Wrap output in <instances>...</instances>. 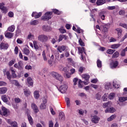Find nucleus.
Returning <instances> with one entry per match:
<instances>
[{"label": "nucleus", "mask_w": 127, "mask_h": 127, "mask_svg": "<svg viewBox=\"0 0 127 127\" xmlns=\"http://www.w3.org/2000/svg\"><path fill=\"white\" fill-rule=\"evenodd\" d=\"M51 75L53 77V78L59 81L61 84H62V82H63L64 78H63V76H62L61 74H59L58 72L53 71L51 73Z\"/></svg>", "instance_id": "f257e3e1"}, {"label": "nucleus", "mask_w": 127, "mask_h": 127, "mask_svg": "<svg viewBox=\"0 0 127 127\" xmlns=\"http://www.w3.org/2000/svg\"><path fill=\"white\" fill-rule=\"evenodd\" d=\"M53 14V12L48 11L46 12L44 16H42L41 17L42 20H44V21H48L49 19H51V16Z\"/></svg>", "instance_id": "f03ea898"}, {"label": "nucleus", "mask_w": 127, "mask_h": 127, "mask_svg": "<svg viewBox=\"0 0 127 127\" xmlns=\"http://www.w3.org/2000/svg\"><path fill=\"white\" fill-rule=\"evenodd\" d=\"M48 36L44 34L39 35L38 37V40L40 42H47L48 41Z\"/></svg>", "instance_id": "7ed1b4c3"}, {"label": "nucleus", "mask_w": 127, "mask_h": 127, "mask_svg": "<svg viewBox=\"0 0 127 127\" xmlns=\"http://www.w3.org/2000/svg\"><path fill=\"white\" fill-rule=\"evenodd\" d=\"M67 89H68V86H67V85L64 84L63 85H61L60 87V88L59 89V91H60L61 93H62V94H64V93H66Z\"/></svg>", "instance_id": "20e7f679"}, {"label": "nucleus", "mask_w": 127, "mask_h": 127, "mask_svg": "<svg viewBox=\"0 0 127 127\" xmlns=\"http://www.w3.org/2000/svg\"><path fill=\"white\" fill-rule=\"evenodd\" d=\"M4 3L2 2L0 3V9L2 11V13H7L8 11V9L6 6H4Z\"/></svg>", "instance_id": "39448f33"}, {"label": "nucleus", "mask_w": 127, "mask_h": 127, "mask_svg": "<svg viewBox=\"0 0 127 127\" xmlns=\"http://www.w3.org/2000/svg\"><path fill=\"white\" fill-rule=\"evenodd\" d=\"M3 73L4 76H5V75H6L7 79H8V80H9V81L11 80V75H10V72L9 71H6V69H3Z\"/></svg>", "instance_id": "423d86ee"}, {"label": "nucleus", "mask_w": 127, "mask_h": 127, "mask_svg": "<svg viewBox=\"0 0 127 127\" xmlns=\"http://www.w3.org/2000/svg\"><path fill=\"white\" fill-rule=\"evenodd\" d=\"M48 100L45 98L43 101V103L40 105V110H45L46 109V104H47Z\"/></svg>", "instance_id": "0eeeda50"}, {"label": "nucleus", "mask_w": 127, "mask_h": 127, "mask_svg": "<svg viewBox=\"0 0 127 127\" xmlns=\"http://www.w3.org/2000/svg\"><path fill=\"white\" fill-rule=\"evenodd\" d=\"M1 111H0V115L1 116H7V109L4 107V106H2Z\"/></svg>", "instance_id": "6e6552de"}, {"label": "nucleus", "mask_w": 127, "mask_h": 127, "mask_svg": "<svg viewBox=\"0 0 127 127\" xmlns=\"http://www.w3.org/2000/svg\"><path fill=\"white\" fill-rule=\"evenodd\" d=\"M8 49V44L7 43H3L2 42L0 44V49L2 50L4 49V50H7Z\"/></svg>", "instance_id": "1a4fd4ad"}, {"label": "nucleus", "mask_w": 127, "mask_h": 127, "mask_svg": "<svg viewBox=\"0 0 127 127\" xmlns=\"http://www.w3.org/2000/svg\"><path fill=\"white\" fill-rule=\"evenodd\" d=\"M7 123L12 127H18L17 123L15 121H11V120L8 119L7 120Z\"/></svg>", "instance_id": "9d476101"}, {"label": "nucleus", "mask_w": 127, "mask_h": 127, "mask_svg": "<svg viewBox=\"0 0 127 127\" xmlns=\"http://www.w3.org/2000/svg\"><path fill=\"white\" fill-rule=\"evenodd\" d=\"M119 65V62L118 61H116L115 62L113 61L110 63V67L111 69H115V68H117Z\"/></svg>", "instance_id": "9b49d317"}, {"label": "nucleus", "mask_w": 127, "mask_h": 127, "mask_svg": "<svg viewBox=\"0 0 127 127\" xmlns=\"http://www.w3.org/2000/svg\"><path fill=\"white\" fill-rule=\"evenodd\" d=\"M31 108L32 110H33L35 114H37V113L39 112V109H38V107H37V105L35 104V103L31 104Z\"/></svg>", "instance_id": "f8f14e48"}, {"label": "nucleus", "mask_w": 127, "mask_h": 127, "mask_svg": "<svg viewBox=\"0 0 127 127\" xmlns=\"http://www.w3.org/2000/svg\"><path fill=\"white\" fill-rule=\"evenodd\" d=\"M42 15V12L37 13V12H33L32 13V17L35 18H39Z\"/></svg>", "instance_id": "ddd939ff"}, {"label": "nucleus", "mask_w": 127, "mask_h": 127, "mask_svg": "<svg viewBox=\"0 0 127 127\" xmlns=\"http://www.w3.org/2000/svg\"><path fill=\"white\" fill-rule=\"evenodd\" d=\"M57 50L60 53H62L63 51H65V50H66V46H59L57 48Z\"/></svg>", "instance_id": "4468645a"}, {"label": "nucleus", "mask_w": 127, "mask_h": 127, "mask_svg": "<svg viewBox=\"0 0 127 127\" xmlns=\"http://www.w3.org/2000/svg\"><path fill=\"white\" fill-rule=\"evenodd\" d=\"M99 121H100V118H99L97 116H94L91 119L92 123L94 124H98L99 123Z\"/></svg>", "instance_id": "2eb2a0df"}, {"label": "nucleus", "mask_w": 127, "mask_h": 127, "mask_svg": "<svg viewBox=\"0 0 127 127\" xmlns=\"http://www.w3.org/2000/svg\"><path fill=\"white\" fill-rule=\"evenodd\" d=\"M27 118L29 121V123L30 125H31V126H33V119H32V117H31L30 114H29V113H27Z\"/></svg>", "instance_id": "dca6fc26"}, {"label": "nucleus", "mask_w": 127, "mask_h": 127, "mask_svg": "<svg viewBox=\"0 0 127 127\" xmlns=\"http://www.w3.org/2000/svg\"><path fill=\"white\" fill-rule=\"evenodd\" d=\"M115 112H116V109H115V108L113 107H110L109 108H107V109L105 110V112L106 113H115Z\"/></svg>", "instance_id": "f3484780"}, {"label": "nucleus", "mask_w": 127, "mask_h": 127, "mask_svg": "<svg viewBox=\"0 0 127 127\" xmlns=\"http://www.w3.org/2000/svg\"><path fill=\"white\" fill-rule=\"evenodd\" d=\"M64 39V40H67V36L65 35H60L59 36V38L58 39V42H60L61 41H62L63 39Z\"/></svg>", "instance_id": "a211bd4d"}, {"label": "nucleus", "mask_w": 127, "mask_h": 127, "mask_svg": "<svg viewBox=\"0 0 127 127\" xmlns=\"http://www.w3.org/2000/svg\"><path fill=\"white\" fill-rule=\"evenodd\" d=\"M7 92V88L5 87H0V94L3 95V94H5Z\"/></svg>", "instance_id": "6ab92c4d"}, {"label": "nucleus", "mask_w": 127, "mask_h": 127, "mask_svg": "<svg viewBox=\"0 0 127 127\" xmlns=\"http://www.w3.org/2000/svg\"><path fill=\"white\" fill-rule=\"evenodd\" d=\"M10 70L11 72L12 79H15V78L16 77V74H15V70H14V69L13 68V67H11L10 68Z\"/></svg>", "instance_id": "aec40b11"}, {"label": "nucleus", "mask_w": 127, "mask_h": 127, "mask_svg": "<svg viewBox=\"0 0 127 127\" xmlns=\"http://www.w3.org/2000/svg\"><path fill=\"white\" fill-rule=\"evenodd\" d=\"M5 37H6V38L10 39L12 38L13 37V33L11 32H7L4 33Z\"/></svg>", "instance_id": "412c9836"}, {"label": "nucleus", "mask_w": 127, "mask_h": 127, "mask_svg": "<svg viewBox=\"0 0 127 127\" xmlns=\"http://www.w3.org/2000/svg\"><path fill=\"white\" fill-rule=\"evenodd\" d=\"M99 16L101 17L102 20H105L106 19V16L105 15V11H102L99 13Z\"/></svg>", "instance_id": "4be33fe9"}, {"label": "nucleus", "mask_w": 127, "mask_h": 127, "mask_svg": "<svg viewBox=\"0 0 127 127\" xmlns=\"http://www.w3.org/2000/svg\"><path fill=\"white\" fill-rule=\"evenodd\" d=\"M27 81L29 86H32V87H33V80L31 77H28L27 79Z\"/></svg>", "instance_id": "5701e85b"}, {"label": "nucleus", "mask_w": 127, "mask_h": 127, "mask_svg": "<svg viewBox=\"0 0 127 127\" xmlns=\"http://www.w3.org/2000/svg\"><path fill=\"white\" fill-rule=\"evenodd\" d=\"M1 99L4 103H7L8 102V99H7V96L6 95H2L1 96Z\"/></svg>", "instance_id": "b1692460"}, {"label": "nucleus", "mask_w": 127, "mask_h": 127, "mask_svg": "<svg viewBox=\"0 0 127 127\" xmlns=\"http://www.w3.org/2000/svg\"><path fill=\"white\" fill-rule=\"evenodd\" d=\"M78 50L79 53H80V54H83V52L85 54H86V51H85V48L84 47H79L78 48Z\"/></svg>", "instance_id": "393cba45"}, {"label": "nucleus", "mask_w": 127, "mask_h": 127, "mask_svg": "<svg viewBox=\"0 0 127 127\" xmlns=\"http://www.w3.org/2000/svg\"><path fill=\"white\" fill-rule=\"evenodd\" d=\"M30 94H31V92L29 89H24V94L26 97H28L30 96Z\"/></svg>", "instance_id": "a878e982"}, {"label": "nucleus", "mask_w": 127, "mask_h": 127, "mask_svg": "<svg viewBox=\"0 0 127 127\" xmlns=\"http://www.w3.org/2000/svg\"><path fill=\"white\" fill-rule=\"evenodd\" d=\"M52 12L54 13L55 14H57L58 15H60L62 14V12L59 11V10L57 9H53Z\"/></svg>", "instance_id": "bb28decb"}, {"label": "nucleus", "mask_w": 127, "mask_h": 127, "mask_svg": "<svg viewBox=\"0 0 127 127\" xmlns=\"http://www.w3.org/2000/svg\"><path fill=\"white\" fill-rule=\"evenodd\" d=\"M105 3H106V0H97L96 1L97 5H102Z\"/></svg>", "instance_id": "cd10ccee"}, {"label": "nucleus", "mask_w": 127, "mask_h": 127, "mask_svg": "<svg viewBox=\"0 0 127 127\" xmlns=\"http://www.w3.org/2000/svg\"><path fill=\"white\" fill-rule=\"evenodd\" d=\"M59 120L64 121L65 120V114L64 112H60L59 114Z\"/></svg>", "instance_id": "c85d7f7f"}, {"label": "nucleus", "mask_w": 127, "mask_h": 127, "mask_svg": "<svg viewBox=\"0 0 127 127\" xmlns=\"http://www.w3.org/2000/svg\"><path fill=\"white\" fill-rule=\"evenodd\" d=\"M82 77L83 79L86 80V82H88V81H89V79H90V75H89L88 74H83L82 75Z\"/></svg>", "instance_id": "c756f323"}, {"label": "nucleus", "mask_w": 127, "mask_h": 127, "mask_svg": "<svg viewBox=\"0 0 127 127\" xmlns=\"http://www.w3.org/2000/svg\"><path fill=\"white\" fill-rule=\"evenodd\" d=\"M34 97L35 99H38L39 97H40V95L39 94V91L36 90L34 92Z\"/></svg>", "instance_id": "7c9ffc66"}, {"label": "nucleus", "mask_w": 127, "mask_h": 127, "mask_svg": "<svg viewBox=\"0 0 127 127\" xmlns=\"http://www.w3.org/2000/svg\"><path fill=\"white\" fill-rule=\"evenodd\" d=\"M14 29H15V26L13 25H12L7 28V30H8L9 32H13Z\"/></svg>", "instance_id": "2f4dec72"}, {"label": "nucleus", "mask_w": 127, "mask_h": 127, "mask_svg": "<svg viewBox=\"0 0 127 127\" xmlns=\"http://www.w3.org/2000/svg\"><path fill=\"white\" fill-rule=\"evenodd\" d=\"M65 100L67 108H70V106H71V104L70 103V99L68 97H66L65 98Z\"/></svg>", "instance_id": "473e14b6"}, {"label": "nucleus", "mask_w": 127, "mask_h": 127, "mask_svg": "<svg viewBox=\"0 0 127 127\" xmlns=\"http://www.w3.org/2000/svg\"><path fill=\"white\" fill-rule=\"evenodd\" d=\"M42 29L44 30V31H50V30H51L50 27L45 25H43L42 26Z\"/></svg>", "instance_id": "72a5a7b5"}, {"label": "nucleus", "mask_w": 127, "mask_h": 127, "mask_svg": "<svg viewBox=\"0 0 127 127\" xmlns=\"http://www.w3.org/2000/svg\"><path fill=\"white\" fill-rule=\"evenodd\" d=\"M57 41H58V37L57 36H55L54 38L52 39L51 42L52 44H55L57 42Z\"/></svg>", "instance_id": "f704fd0d"}, {"label": "nucleus", "mask_w": 127, "mask_h": 127, "mask_svg": "<svg viewBox=\"0 0 127 127\" xmlns=\"http://www.w3.org/2000/svg\"><path fill=\"white\" fill-rule=\"evenodd\" d=\"M117 118V115H112L110 117L108 118L107 119V121L108 122H112L113 120H115Z\"/></svg>", "instance_id": "c9c22d12"}, {"label": "nucleus", "mask_w": 127, "mask_h": 127, "mask_svg": "<svg viewBox=\"0 0 127 127\" xmlns=\"http://www.w3.org/2000/svg\"><path fill=\"white\" fill-rule=\"evenodd\" d=\"M23 53L24 54H25V55L28 56L29 55V53H30V51L27 48H24L23 49Z\"/></svg>", "instance_id": "e433bc0d"}, {"label": "nucleus", "mask_w": 127, "mask_h": 127, "mask_svg": "<svg viewBox=\"0 0 127 127\" xmlns=\"http://www.w3.org/2000/svg\"><path fill=\"white\" fill-rule=\"evenodd\" d=\"M116 31L118 32V37H120L121 35H122V32H123V30L121 28H116Z\"/></svg>", "instance_id": "4c0bfd02"}, {"label": "nucleus", "mask_w": 127, "mask_h": 127, "mask_svg": "<svg viewBox=\"0 0 127 127\" xmlns=\"http://www.w3.org/2000/svg\"><path fill=\"white\" fill-rule=\"evenodd\" d=\"M33 45L34 48L36 50H38V49H39V47L37 45V42L36 41H33Z\"/></svg>", "instance_id": "58836bf2"}, {"label": "nucleus", "mask_w": 127, "mask_h": 127, "mask_svg": "<svg viewBox=\"0 0 127 127\" xmlns=\"http://www.w3.org/2000/svg\"><path fill=\"white\" fill-rule=\"evenodd\" d=\"M112 104V103L111 102L109 101L107 103H105L103 105V107L104 108H107V107H110L111 105Z\"/></svg>", "instance_id": "ea45409f"}, {"label": "nucleus", "mask_w": 127, "mask_h": 127, "mask_svg": "<svg viewBox=\"0 0 127 127\" xmlns=\"http://www.w3.org/2000/svg\"><path fill=\"white\" fill-rule=\"evenodd\" d=\"M38 23H39V22L37 20H34L30 22L31 25H37Z\"/></svg>", "instance_id": "a19ab883"}, {"label": "nucleus", "mask_w": 127, "mask_h": 127, "mask_svg": "<svg viewBox=\"0 0 127 127\" xmlns=\"http://www.w3.org/2000/svg\"><path fill=\"white\" fill-rule=\"evenodd\" d=\"M120 56V53L119 52L116 51L115 53L113 54L112 56V58H118Z\"/></svg>", "instance_id": "79ce46f5"}, {"label": "nucleus", "mask_w": 127, "mask_h": 127, "mask_svg": "<svg viewBox=\"0 0 127 127\" xmlns=\"http://www.w3.org/2000/svg\"><path fill=\"white\" fill-rule=\"evenodd\" d=\"M23 65V63H22V61H20L18 63V65L19 66V70H22V66Z\"/></svg>", "instance_id": "37998d69"}, {"label": "nucleus", "mask_w": 127, "mask_h": 127, "mask_svg": "<svg viewBox=\"0 0 127 127\" xmlns=\"http://www.w3.org/2000/svg\"><path fill=\"white\" fill-rule=\"evenodd\" d=\"M121 46V44H114L112 45V48L113 49H117L119 48Z\"/></svg>", "instance_id": "c03bdc74"}, {"label": "nucleus", "mask_w": 127, "mask_h": 127, "mask_svg": "<svg viewBox=\"0 0 127 127\" xmlns=\"http://www.w3.org/2000/svg\"><path fill=\"white\" fill-rule=\"evenodd\" d=\"M97 65L98 68H101L102 67V61L100 60H97Z\"/></svg>", "instance_id": "a18cd8bd"}, {"label": "nucleus", "mask_w": 127, "mask_h": 127, "mask_svg": "<svg viewBox=\"0 0 127 127\" xmlns=\"http://www.w3.org/2000/svg\"><path fill=\"white\" fill-rule=\"evenodd\" d=\"M15 63V59L12 60L8 63V66H9V67H11V66H12V65H13V64Z\"/></svg>", "instance_id": "49530a36"}, {"label": "nucleus", "mask_w": 127, "mask_h": 127, "mask_svg": "<svg viewBox=\"0 0 127 127\" xmlns=\"http://www.w3.org/2000/svg\"><path fill=\"white\" fill-rule=\"evenodd\" d=\"M115 51H116V50L108 49L107 51V53L112 55L114 53Z\"/></svg>", "instance_id": "de8ad7c7"}, {"label": "nucleus", "mask_w": 127, "mask_h": 127, "mask_svg": "<svg viewBox=\"0 0 127 127\" xmlns=\"http://www.w3.org/2000/svg\"><path fill=\"white\" fill-rule=\"evenodd\" d=\"M42 57L44 61H47V58L46 57V53H45V51H43Z\"/></svg>", "instance_id": "09e8293b"}, {"label": "nucleus", "mask_w": 127, "mask_h": 127, "mask_svg": "<svg viewBox=\"0 0 127 127\" xmlns=\"http://www.w3.org/2000/svg\"><path fill=\"white\" fill-rule=\"evenodd\" d=\"M119 101L120 102H125V101H127V97H121L119 98Z\"/></svg>", "instance_id": "8fccbe9b"}, {"label": "nucleus", "mask_w": 127, "mask_h": 127, "mask_svg": "<svg viewBox=\"0 0 127 127\" xmlns=\"http://www.w3.org/2000/svg\"><path fill=\"white\" fill-rule=\"evenodd\" d=\"M116 95L115 93H110V95L108 96V98L110 100H113L114 98H115Z\"/></svg>", "instance_id": "3c124183"}, {"label": "nucleus", "mask_w": 127, "mask_h": 127, "mask_svg": "<svg viewBox=\"0 0 127 127\" xmlns=\"http://www.w3.org/2000/svg\"><path fill=\"white\" fill-rule=\"evenodd\" d=\"M78 88H83V81L81 79H79L78 81Z\"/></svg>", "instance_id": "603ef678"}, {"label": "nucleus", "mask_w": 127, "mask_h": 127, "mask_svg": "<svg viewBox=\"0 0 127 127\" xmlns=\"http://www.w3.org/2000/svg\"><path fill=\"white\" fill-rule=\"evenodd\" d=\"M78 42L80 46H85V43H84V42H83V41L82 40V39L80 38L78 41Z\"/></svg>", "instance_id": "864d4df0"}, {"label": "nucleus", "mask_w": 127, "mask_h": 127, "mask_svg": "<svg viewBox=\"0 0 127 127\" xmlns=\"http://www.w3.org/2000/svg\"><path fill=\"white\" fill-rule=\"evenodd\" d=\"M126 52H127V51L125 50V49H123L120 54V55L122 56L123 57L126 56Z\"/></svg>", "instance_id": "5fc2aeb1"}, {"label": "nucleus", "mask_w": 127, "mask_h": 127, "mask_svg": "<svg viewBox=\"0 0 127 127\" xmlns=\"http://www.w3.org/2000/svg\"><path fill=\"white\" fill-rule=\"evenodd\" d=\"M107 9H108V10H114V9H116V6H109L108 7H107Z\"/></svg>", "instance_id": "6e6d98bb"}, {"label": "nucleus", "mask_w": 127, "mask_h": 127, "mask_svg": "<svg viewBox=\"0 0 127 127\" xmlns=\"http://www.w3.org/2000/svg\"><path fill=\"white\" fill-rule=\"evenodd\" d=\"M119 26H122V27H124V28H126V29H127V24L126 23H120Z\"/></svg>", "instance_id": "4d7b16f0"}, {"label": "nucleus", "mask_w": 127, "mask_h": 127, "mask_svg": "<svg viewBox=\"0 0 127 127\" xmlns=\"http://www.w3.org/2000/svg\"><path fill=\"white\" fill-rule=\"evenodd\" d=\"M119 26H122V27H124V28H126V29H127V24L126 23H120Z\"/></svg>", "instance_id": "13d9d810"}, {"label": "nucleus", "mask_w": 127, "mask_h": 127, "mask_svg": "<svg viewBox=\"0 0 127 127\" xmlns=\"http://www.w3.org/2000/svg\"><path fill=\"white\" fill-rule=\"evenodd\" d=\"M78 81V78H74L73 79V85L76 86L77 85V82Z\"/></svg>", "instance_id": "bf43d9fd"}, {"label": "nucleus", "mask_w": 127, "mask_h": 127, "mask_svg": "<svg viewBox=\"0 0 127 127\" xmlns=\"http://www.w3.org/2000/svg\"><path fill=\"white\" fill-rule=\"evenodd\" d=\"M111 88V83H107L105 85V89L106 90H109Z\"/></svg>", "instance_id": "052dcab7"}, {"label": "nucleus", "mask_w": 127, "mask_h": 127, "mask_svg": "<svg viewBox=\"0 0 127 127\" xmlns=\"http://www.w3.org/2000/svg\"><path fill=\"white\" fill-rule=\"evenodd\" d=\"M50 111L52 115H54L56 114V113H55V111H54V110L53 109L52 107L50 108Z\"/></svg>", "instance_id": "680f3d73"}, {"label": "nucleus", "mask_w": 127, "mask_h": 127, "mask_svg": "<svg viewBox=\"0 0 127 127\" xmlns=\"http://www.w3.org/2000/svg\"><path fill=\"white\" fill-rule=\"evenodd\" d=\"M13 15H14V14L11 11H9L8 13V16H9V17H13Z\"/></svg>", "instance_id": "e2e57ef3"}, {"label": "nucleus", "mask_w": 127, "mask_h": 127, "mask_svg": "<svg viewBox=\"0 0 127 127\" xmlns=\"http://www.w3.org/2000/svg\"><path fill=\"white\" fill-rule=\"evenodd\" d=\"M20 34V30L19 29H17L16 31L15 36H18Z\"/></svg>", "instance_id": "0e129e2a"}, {"label": "nucleus", "mask_w": 127, "mask_h": 127, "mask_svg": "<svg viewBox=\"0 0 127 127\" xmlns=\"http://www.w3.org/2000/svg\"><path fill=\"white\" fill-rule=\"evenodd\" d=\"M64 56L66 57V58H67V57H69L70 56V53L69 52L66 51L64 53Z\"/></svg>", "instance_id": "69168bd1"}, {"label": "nucleus", "mask_w": 127, "mask_h": 127, "mask_svg": "<svg viewBox=\"0 0 127 127\" xmlns=\"http://www.w3.org/2000/svg\"><path fill=\"white\" fill-rule=\"evenodd\" d=\"M83 71H84V67L83 66H80L79 68L78 72H80V73H83Z\"/></svg>", "instance_id": "338daca9"}, {"label": "nucleus", "mask_w": 127, "mask_h": 127, "mask_svg": "<svg viewBox=\"0 0 127 127\" xmlns=\"http://www.w3.org/2000/svg\"><path fill=\"white\" fill-rule=\"evenodd\" d=\"M15 102L18 104V103H20V99L19 98H15L14 99Z\"/></svg>", "instance_id": "774afa93"}]
</instances>
